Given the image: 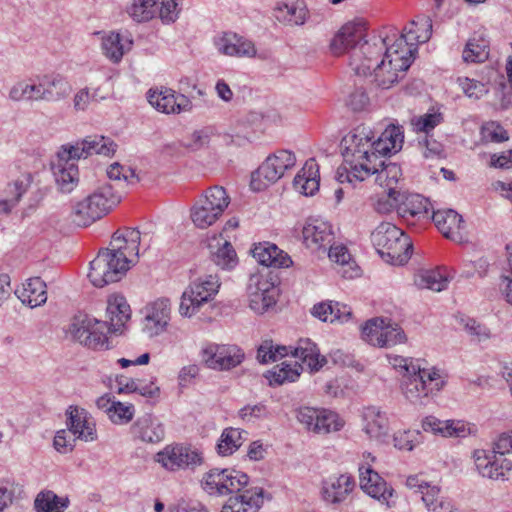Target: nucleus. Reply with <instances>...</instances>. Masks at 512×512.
Here are the masks:
<instances>
[{"instance_id": "f257e3e1", "label": "nucleus", "mask_w": 512, "mask_h": 512, "mask_svg": "<svg viewBox=\"0 0 512 512\" xmlns=\"http://www.w3.org/2000/svg\"><path fill=\"white\" fill-rule=\"evenodd\" d=\"M248 481V475L240 471L213 468L203 475L201 487L211 496L236 493L229 497L221 512H256L264 503V490L260 487L243 490Z\"/></svg>"}, {"instance_id": "f03ea898", "label": "nucleus", "mask_w": 512, "mask_h": 512, "mask_svg": "<svg viewBox=\"0 0 512 512\" xmlns=\"http://www.w3.org/2000/svg\"><path fill=\"white\" fill-rule=\"evenodd\" d=\"M432 34V21L428 17L413 20L401 34L387 47L386 58L390 67L407 70L414 59L419 43L427 42Z\"/></svg>"}, {"instance_id": "7ed1b4c3", "label": "nucleus", "mask_w": 512, "mask_h": 512, "mask_svg": "<svg viewBox=\"0 0 512 512\" xmlns=\"http://www.w3.org/2000/svg\"><path fill=\"white\" fill-rule=\"evenodd\" d=\"M375 135L370 127L359 125L341 140L342 156L345 164L351 167V174L359 181L375 173V167L369 160L371 140Z\"/></svg>"}, {"instance_id": "20e7f679", "label": "nucleus", "mask_w": 512, "mask_h": 512, "mask_svg": "<svg viewBox=\"0 0 512 512\" xmlns=\"http://www.w3.org/2000/svg\"><path fill=\"white\" fill-rule=\"evenodd\" d=\"M371 241L379 255L388 263L403 264L410 257L412 244L408 236L392 223L379 224L371 234Z\"/></svg>"}, {"instance_id": "39448f33", "label": "nucleus", "mask_w": 512, "mask_h": 512, "mask_svg": "<svg viewBox=\"0 0 512 512\" xmlns=\"http://www.w3.org/2000/svg\"><path fill=\"white\" fill-rule=\"evenodd\" d=\"M120 202L111 184L99 186L92 194L75 204L72 221L79 227H87L106 215Z\"/></svg>"}, {"instance_id": "423d86ee", "label": "nucleus", "mask_w": 512, "mask_h": 512, "mask_svg": "<svg viewBox=\"0 0 512 512\" xmlns=\"http://www.w3.org/2000/svg\"><path fill=\"white\" fill-rule=\"evenodd\" d=\"M412 373L404 375L401 388L404 396L413 404H424L423 399L442 389L444 381L435 368L411 366Z\"/></svg>"}, {"instance_id": "0eeeda50", "label": "nucleus", "mask_w": 512, "mask_h": 512, "mask_svg": "<svg viewBox=\"0 0 512 512\" xmlns=\"http://www.w3.org/2000/svg\"><path fill=\"white\" fill-rule=\"evenodd\" d=\"M69 332L74 340L90 349L108 350L110 348L107 334L113 331L106 321L80 314L73 318Z\"/></svg>"}, {"instance_id": "6e6552de", "label": "nucleus", "mask_w": 512, "mask_h": 512, "mask_svg": "<svg viewBox=\"0 0 512 512\" xmlns=\"http://www.w3.org/2000/svg\"><path fill=\"white\" fill-rule=\"evenodd\" d=\"M130 268L125 257L102 248L90 262L88 277L95 287L101 288L120 281Z\"/></svg>"}, {"instance_id": "1a4fd4ad", "label": "nucleus", "mask_w": 512, "mask_h": 512, "mask_svg": "<svg viewBox=\"0 0 512 512\" xmlns=\"http://www.w3.org/2000/svg\"><path fill=\"white\" fill-rule=\"evenodd\" d=\"M230 202L226 190L221 186L207 189L193 206L191 219L201 229L211 226L223 214Z\"/></svg>"}, {"instance_id": "9d476101", "label": "nucleus", "mask_w": 512, "mask_h": 512, "mask_svg": "<svg viewBox=\"0 0 512 512\" xmlns=\"http://www.w3.org/2000/svg\"><path fill=\"white\" fill-rule=\"evenodd\" d=\"M154 461L167 471L195 470L203 464L202 453L191 445L173 443L166 445L154 456Z\"/></svg>"}, {"instance_id": "9b49d317", "label": "nucleus", "mask_w": 512, "mask_h": 512, "mask_svg": "<svg viewBox=\"0 0 512 512\" xmlns=\"http://www.w3.org/2000/svg\"><path fill=\"white\" fill-rule=\"evenodd\" d=\"M220 287L216 275H207L191 282L182 294L179 312L183 316H192L199 308L218 293Z\"/></svg>"}, {"instance_id": "f8f14e48", "label": "nucleus", "mask_w": 512, "mask_h": 512, "mask_svg": "<svg viewBox=\"0 0 512 512\" xmlns=\"http://www.w3.org/2000/svg\"><path fill=\"white\" fill-rule=\"evenodd\" d=\"M296 163L295 155L287 150H280L270 155L252 173L251 187L254 190H262L270 184L277 182Z\"/></svg>"}, {"instance_id": "ddd939ff", "label": "nucleus", "mask_w": 512, "mask_h": 512, "mask_svg": "<svg viewBox=\"0 0 512 512\" xmlns=\"http://www.w3.org/2000/svg\"><path fill=\"white\" fill-rule=\"evenodd\" d=\"M391 37L375 38L372 42L361 41L358 48L351 54L350 66L357 75L367 76L372 74V69L380 64L379 58L382 51L391 46Z\"/></svg>"}, {"instance_id": "4468645a", "label": "nucleus", "mask_w": 512, "mask_h": 512, "mask_svg": "<svg viewBox=\"0 0 512 512\" xmlns=\"http://www.w3.org/2000/svg\"><path fill=\"white\" fill-rule=\"evenodd\" d=\"M406 485L422 495L427 512H460L455 502L441 493L439 486L431 485L419 475L409 476Z\"/></svg>"}, {"instance_id": "2eb2a0df", "label": "nucleus", "mask_w": 512, "mask_h": 512, "mask_svg": "<svg viewBox=\"0 0 512 512\" xmlns=\"http://www.w3.org/2000/svg\"><path fill=\"white\" fill-rule=\"evenodd\" d=\"M117 144L109 137L103 135L87 136L74 145L62 146L58 152L61 159H80L91 155L112 156L116 152Z\"/></svg>"}, {"instance_id": "dca6fc26", "label": "nucleus", "mask_w": 512, "mask_h": 512, "mask_svg": "<svg viewBox=\"0 0 512 512\" xmlns=\"http://www.w3.org/2000/svg\"><path fill=\"white\" fill-rule=\"evenodd\" d=\"M477 472L493 481H507L512 472V460L491 450L476 449L472 454Z\"/></svg>"}, {"instance_id": "f3484780", "label": "nucleus", "mask_w": 512, "mask_h": 512, "mask_svg": "<svg viewBox=\"0 0 512 512\" xmlns=\"http://www.w3.org/2000/svg\"><path fill=\"white\" fill-rule=\"evenodd\" d=\"M296 417L308 430L317 434L336 432L344 426V421L339 415L328 409L301 407Z\"/></svg>"}, {"instance_id": "a211bd4d", "label": "nucleus", "mask_w": 512, "mask_h": 512, "mask_svg": "<svg viewBox=\"0 0 512 512\" xmlns=\"http://www.w3.org/2000/svg\"><path fill=\"white\" fill-rule=\"evenodd\" d=\"M245 354L241 348L229 344H209L202 350L206 366L217 371H227L240 365Z\"/></svg>"}, {"instance_id": "6ab92c4d", "label": "nucleus", "mask_w": 512, "mask_h": 512, "mask_svg": "<svg viewBox=\"0 0 512 512\" xmlns=\"http://www.w3.org/2000/svg\"><path fill=\"white\" fill-rule=\"evenodd\" d=\"M403 141L402 128L395 125H389L376 140H371L372 147L369 152V160H371V165L375 167V173L379 171V167L384 165L381 158L398 152L402 148Z\"/></svg>"}, {"instance_id": "aec40b11", "label": "nucleus", "mask_w": 512, "mask_h": 512, "mask_svg": "<svg viewBox=\"0 0 512 512\" xmlns=\"http://www.w3.org/2000/svg\"><path fill=\"white\" fill-rule=\"evenodd\" d=\"M141 232L137 228L124 227L115 231L106 250L127 259V265L134 266L139 259Z\"/></svg>"}, {"instance_id": "412c9836", "label": "nucleus", "mask_w": 512, "mask_h": 512, "mask_svg": "<svg viewBox=\"0 0 512 512\" xmlns=\"http://www.w3.org/2000/svg\"><path fill=\"white\" fill-rule=\"evenodd\" d=\"M171 306L168 299L162 298L146 307L142 322V331L149 338L156 337L166 331L170 321Z\"/></svg>"}, {"instance_id": "4be33fe9", "label": "nucleus", "mask_w": 512, "mask_h": 512, "mask_svg": "<svg viewBox=\"0 0 512 512\" xmlns=\"http://www.w3.org/2000/svg\"><path fill=\"white\" fill-rule=\"evenodd\" d=\"M148 102L158 111L166 114H179L192 109V102L183 94L175 95L171 89L148 91Z\"/></svg>"}, {"instance_id": "5701e85b", "label": "nucleus", "mask_w": 512, "mask_h": 512, "mask_svg": "<svg viewBox=\"0 0 512 512\" xmlns=\"http://www.w3.org/2000/svg\"><path fill=\"white\" fill-rule=\"evenodd\" d=\"M399 216L404 219L425 217L429 212L430 202L420 194L406 193L390 189Z\"/></svg>"}, {"instance_id": "b1692460", "label": "nucleus", "mask_w": 512, "mask_h": 512, "mask_svg": "<svg viewBox=\"0 0 512 512\" xmlns=\"http://www.w3.org/2000/svg\"><path fill=\"white\" fill-rule=\"evenodd\" d=\"M217 51L229 57H255L256 48L253 42L233 32H223L214 38Z\"/></svg>"}, {"instance_id": "393cba45", "label": "nucleus", "mask_w": 512, "mask_h": 512, "mask_svg": "<svg viewBox=\"0 0 512 512\" xmlns=\"http://www.w3.org/2000/svg\"><path fill=\"white\" fill-rule=\"evenodd\" d=\"M365 31V23L361 20L346 23L332 39L331 52L339 56L349 49H357L358 44L365 37Z\"/></svg>"}, {"instance_id": "a878e982", "label": "nucleus", "mask_w": 512, "mask_h": 512, "mask_svg": "<svg viewBox=\"0 0 512 512\" xmlns=\"http://www.w3.org/2000/svg\"><path fill=\"white\" fill-rule=\"evenodd\" d=\"M302 236L304 244L312 251H326L334 239L331 225L318 219L307 221Z\"/></svg>"}, {"instance_id": "bb28decb", "label": "nucleus", "mask_w": 512, "mask_h": 512, "mask_svg": "<svg viewBox=\"0 0 512 512\" xmlns=\"http://www.w3.org/2000/svg\"><path fill=\"white\" fill-rule=\"evenodd\" d=\"M67 426L75 439H80L85 442H92L97 439V432L95 423L89 418L88 412L77 406H70L66 412Z\"/></svg>"}, {"instance_id": "cd10ccee", "label": "nucleus", "mask_w": 512, "mask_h": 512, "mask_svg": "<svg viewBox=\"0 0 512 512\" xmlns=\"http://www.w3.org/2000/svg\"><path fill=\"white\" fill-rule=\"evenodd\" d=\"M363 430L379 443H384L389 438V422L386 414L375 406L367 407L362 413Z\"/></svg>"}, {"instance_id": "c85d7f7f", "label": "nucleus", "mask_w": 512, "mask_h": 512, "mask_svg": "<svg viewBox=\"0 0 512 512\" xmlns=\"http://www.w3.org/2000/svg\"><path fill=\"white\" fill-rule=\"evenodd\" d=\"M133 436L145 443H159L165 437L163 424L151 414L139 417L131 427Z\"/></svg>"}, {"instance_id": "c756f323", "label": "nucleus", "mask_w": 512, "mask_h": 512, "mask_svg": "<svg viewBox=\"0 0 512 512\" xmlns=\"http://www.w3.org/2000/svg\"><path fill=\"white\" fill-rule=\"evenodd\" d=\"M359 480L361 489L375 499L387 501L393 494V489L370 467H359Z\"/></svg>"}, {"instance_id": "7c9ffc66", "label": "nucleus", "mask_w": 512, "mask_h": 512, "mask_svg": "<svg viewBox=\"0 0 512 512\" xmlns=\"http://www.w3.org/2000/svg\"><path fill=\"white\" fill-rule=\"evenodd\" d=\"M52 166L54 180L58 190L62 193L72 192L78 184L79 172L72 159H61Z\"/></svg>"}, {"instance_id": "2f4dec72", "label": "nucleus", "mask_w": 512, "mask_h": 512, "mask_svg": "<svg viewBox=\"0 0 512 512\" xmlns=\"http://www.w3.org/2000/svg\"><path fill=\"white\" fill-rule=\"evenodd\" d=\"M208 248L212 261L222 269H232L237 264V255L231 243L222 235L209 239Z\"/></svg>"}, {"instance_id": "473e14b6", "label": "nucleus", "mask_w": 512, "mask_h": 512, "mask_svg": "<svg viewBox=\"0 0 512 512\" xmlns=\"http://www.w3.org/2000/svg\"><path fill=\"white\" fill-rule=\"evenodd\" d=\"M252 253L257 262L265 267L281 268L292 264L290 256L275 244L260 243L253 248Z\"/></svg>"}, {"instance_id": "72a5a7b5", "label": "nucleus", "mask_w": 512, "mask_h": 512, "mask_svg": "<svg viewBox=\"0 0 512 512\" xmlns=\"http://www.w3.org/2000/svg\"><path fill=\"white\" fill-rule=\"evenodd\" d=\"M107 315L109 317L108 325L113 333H121L122 328L131 315L130 306L126 299L120 295L111 296L108 299Z\"/></svg>"}, {"instance_id": "f704fd0d", "label": "nucleus", "mask_w": 512, "mask_h": 512, "mask_svg": "<svg viewBox=\"0 0 512 512\" xmlns=\"http://www.w3.org/2000/svg\"><path fill=\"white\" fill-rule=\"evenodd\" d=\"M44 101L57 102L67 98L72 87L70 83L60 74L43 75Z\"/></svg>"}, {"instance_id": "c9c22d12", "label": "nucleus", "mask_w": 512, "mask_h": 512, "mask_svg": "<svg viewBox=\"0 0 512 512\" xmlns=\"http://www.w3.org/2000/svg\"><path fill=\"white\" fill-rule=\"evenodd\" d=\"M292 357L301 361L302 366L307 365L311 371L320 369L326 363L325 357L320 356L316 344L310 339H301L293 348Z\"/></svg>"}, {"instance_id": "e433bc0d", "label": "nucleus", "mask_w": 512, "mask_h": 512, "mask_svg": "<svg viewBox=\"0 0 512 512\" xmlns=\"http://www.w3.org/2000/svg\"><path fill=\"white\" fill-rule=\"evenodd\" d=\"M422 428L426 432L440 434L444 437H464L467 433V428L461 421H441L434 416L423 419Z\"/></svg>"}, {"instance_id": "4c0bfd02", "label": "nucleus", "mask_w": 512, "mask_h": 512, "mask_svg": "<svg viewBox=\"0 0 512 512\" xmlns=\"http://www.w3.org/2000/svg\"><path fill=\"white\" fill-rule=\"evenodd\" d=\"M318 166L313 159L307 161L295 176L293 186L301 194L313 195L319 189Z\"/></svg>"}, {"instance_id": "58836bf2", "label": "nucleus", "mask_w": 512, "mask_h": 512, "mask_svg": "<svg viewBox=\"0 0 512 512\" xmlns=\"http://www.w3.org/2000/svg\"><path fill=\"white\" fill-rule=\"evenodd\" d=\"M354 482L351 476L347 474L340 475L335 479H330L324 483L323 496L330 503H340L352 491Z\"/></svg>"}, {"instance_id": "ea45409f", "label": "nucleus", "mask_w": 512, "mask_h": 512, "mask_svg": "<svg viewBox=\"0 0 512 512\" xmlns=\"http://www.w3.org/2000/svg\"><path fill=\"white\" fill-rule=\"evenodd\" d=\"M327 249H329L328 256L330 260L341 265L342 268L339 273L344 278L352 279L360 275V269L355 261L351 259V254L347 247L344 245H332L331 243Z\"/></svg>"}, {"instance_id": "a19ab883", "label": "nucleus", "mask_w": 512, "mask_h": 512, "mask_svg": "<svg viewBox=\"0 0 512 512\" xmlns=\"http://www.w3.org/2000/svg\"><path fill=\"white\" fill-rule=\"evenodd\" d=\"M432 220L446 238L458 234L463 224L462 216L452 209L434 211Z\"/></svg>"}, {"instance_id": "79ce46f5", "label": "nucleus", "mask_w": 512, "mask_h": 512, "mask_svg": "<svg viewBox=\"0 0 512 512\" xmlns=\"http://www.w3.org/2000/svg\"><path fill=\"white\" fill-rule=\"evenodd\" d=\"M18 297L32 308L44 304L47 300L45 282L39 277L28 279Z\"/></svg>"}, {"instance_id": "37998d69", "label": "nucleus", "mask_w": 512, "mask_h": 512, "mask_svg": "<svg viewBox=\"0 0 512 512\" xmlns=\"http://www.w3.org/2000/svg\"><path fill=\"white\" fill-rule=\"evenodd\" d=\"M70 505L67 496H58L52 490H44L34 500L36 512H64Z\"/></svg>"}, {"instance_id": "c03bdc74", "label": "nucleus", "mask_w": 512, "mask_h": 512, "mask_svg": "<svg viewBox=\"0 0 512 512\" xmlns=\"http://www.w3.org/2000/svg\"><path fill=\"white\" fill-rule=\"evenodd\" d=\"M466 63H483L489 58V42L482 36L470 38L462 53Z\"/></svg>"}, {"instance_id": "a18cd8bd", "label": "nucleus", "mask_w": 512, "mask_h": 512, "mask_svg": "<svg viewBox=\"0 0 512 512\" xmlns=\"http://www.w3.org/2000/svg\"><path fill=\"white\" fill-rule=\"evenodd\" d=\"M406 70L395 69L394 67H390L389 59L386 58V53L380 61V64H377L372 69V74L374 76V81L377 86L383 89H389L394 83H396L399 79V72L403 73Z\"/></svg>"}, {"instance_id": "49530a36", "label": "nucleus", "mask_w": 512, "mask_h": 512, "mask_svg": "<svg viewBox=\"0 0 512 512\" xmlns=\"http://www.w3.org/2000/svg\"><path fill=\"white\" fill-rule=\"evenodd\" d=\"M307 10L303 3H282L276 8V18L289 25H302L306 20Z\"/></svg>"}, {"instance_id": "de8ad7c7", "label": "nucleus", "mask_w": 512, "mask_h": 512, "mask_svg": "<svg viewBox=\"0 0 512 512\" xmlns=\"http://www.w3.org/2000/svg\"><path fill=\"white\" fill-rule=\"evenodd\" d=\"M303 370L302 364L298 361L290 363L284 361L280 366L274 367L268 376L270 384L282 385L285 382H294Z\"/></svg>"}, {"instance_id": "09e8293b", "label": "nucleus", "mask_w": 512, "mask_h": 512, "mask_svg": "<svg viewBox=\"0 0 512 512\" xmlns=\"http://www.w3.org/2000/svg\"><path fill=\"white\" fill-rule=\"evenodd\" d=\"M277 278L262 273L252 274L247 285V292L260 293L265 296H272L277 301L278 289Z\"/></svg>"}, {"instance_id": "8fccbe9b", "label": "nucleus", "mask_w": 512, "mask_h": 512, "mask_svg": "<svg viewBox=\"0 0 512 512\" xmlns=\"http://www.w3.org/2000/svg\"><path fill=\"white\" fill-rule=\"evenodd\" d=\"M414 282L420 289L440 292L447 288L449 281L436 270H424L415 276Z\"/></svg>"}, {"instance_id": "3c124183", "label": "nucleus", "mask_w": 512, "mask_h": 512, "mask_svg": "<svg viewBox=\"0 0 512 512\" xmlns=\"http://www.w3.org/2000/svg\"><path fill=\"white\" fill-rule=\"evenodd\" d=\"M242 433L237 428H225L217 444V452L221 456L233 454L243 443Z\"/></svg>"}, {"instance_id": "603ef678", "label": "nucleus", "mask_w": 512, "mask_h": 512, "mask_svg": "<svg viewBox=\"0 0 512 512\" xmlns=\"http://www.w3.org/2000/svg\"><path fill=\"white\" fill-rule=\"evenodd\" d=\"M160 0H133L128 7V14L137 22H145L157 14Z\"/></svg>"}, {"instance_id": "864d4df0", "label": "nucleus", "mask_w": 512, "mask_h": 512, "mask_svg": "<svg viewBox=\"0 0 512 512\" xmlns=\"http://www.w3.org/2000/svg\"><path fill=\"white\" fill-rule=\"evenodd\" d=\"M292 347L274 346L272 340H264L257 350V359L260 363L266 364L275 362L289 353L292 354Z\"/></svg>"}, {"instance_id": "5fc2aeb1", "label": "nucleus", "mask_w": 512, "mask_h": 512, "mask_svg": "<svg viewBox=\"0 0 512 512\" xmlns=\"http://www.w3.org/2000/svg\"><path fill=\"white\" fill-rule=\"evenodd\" d=\"M101 47L103 54L114 63H118L124 55V48L119 33L110 32L103 36Z\"/></svg>"}, {"instance_id": "6e6d98bb", "label": "nucleus", "mask_w": 512, "mask_h": 512, "mask_svg": "<svg viewBox=\"0 0 512 512\" xmlns=\"http://www.w3.org/2000/svg\"><path fill=\"white\" fill-rule=\"evenodd\" d=\"M214 135V128L207 126L201 129L194 130L187 138L186 141L182 142V146L190 151H198L204 147H207L210 143L212 136Z\"/></svg>"}, {"instance_id": "4d7b16f0", "label": "nucleus", "mask_w": 512, "mask_h": 512, "mask_svg": "<svg viewBox=\"0 0 512 512\" xmlns=\"http://www.w3.org/2000/svg\"><path fill=\"white\" fill-rule=\"evenodd\" d=\"M407 340L406 335L398 324H392L390 321L386 322L378 347H392L397 344L405 343Z\"/></svg>"}, {"instance_id": "13d9d810", "label": "nucleus", "mask_w": 512, "mask_h": 512, "mask_svg": "<svg viewBox=\"0 0 512 512\" xmlns=\"http://www.w3.org/2000/svg\"><path fill=\"white\" fill-rule=\"evenodd\" d=\"M386 320L383 318H372L362 327V338L373 346H378L380 334H382Z\"/></svg>"}, {"instance_id": "bf43d9fd", "label": "nucleus", "mask_w": 512, "mask_h": 512, "mask_svg": "<svg viewBox=\"0 0 512 512\" xmlns=\"http://www.w3.org/2000/svg\"><path fill=\"white\" fill-rule=\"evenodd\" d=\"M107 176L110 180L121 181L124 180L127 183H135L138 181L134 170L131 168H125L119 163H113L107 169Z\"/></svg>"}, {"instance_id": "052dcab7", "label": "nucleus", "mask_w": 512, "mask_h": 512, "mask_svg": "<svg viewBox=\"0 0 512 512\" xmlns=\"http://www.w3.org/2000/svg\"><path fill=\"white\" fill-rule=\"evenodd\" d=\"M133 414V405H124L121 402H115L108 417L115 424H124L128 423L133 418Z\"/></svg>"}, {"instance_id": "680f3d73", "label": "nucleus", "mask_w": 512, "mask_h": 512, "mask_svg": "<svg viewBox=\"0 0 512 512\" xmlns=\"http://www.w3.org/2000/svg\"><path fill=\"white\" fill-rule=\"evenodd\" d=\"M250 308L258 314L266 312L270 307L276 304L272 296L261 295L260 293L247 292Z\"/></svg>"}, {"instance_id": "e2e57ef3", "label": "nucleus", "mask_w": 512, "mask_h": 512, "mask_svg": "<svg viewBox=\"0 0 512 512\" xmlns=\"http://www.w3.org/2000/svg\"><path fill=\"white\" fill-rule=\"evenodd\" d=\"M442 121L440 113L425 114L416 119L412 120V124L415 129L420 132L428 134L430 130H433Z\"/></svg>"}, {"instance_id": "0e129e2a", "label": "nucleus", "mask_w": 512, "mask_h": 512, "mask_svg": "<svg viewBox=\"0 0 512 512\" xmlns=\"http://www.w3.org/2000/svg\"><path fill=\"white\" fill-rule=\"evenodd\" d=\"M458 81L464 93L470 98L474 97L478 99L483 94L487 93L485 85L479 81L469 78H459Z\"/></svg>"}, {"instance_id": "69168bd1", "label": "nucleus", "mask_w": 512, "mask_h": 512, "mask_svg": "<svg viewBox=\"0 0 512 512\" xmlns=\"http://www.w3.org/2000/svg\"><path fill=\"white\" fill-rule=\"evenodd\" d=\"M176 0H160L157 13L163 22H174L177 17Z\"/></svg>"}, {"instance_id": "338daca9", "label": "nucleus", "mask_w": 512, "mask_h": 512, "mask_svg": "<svg viewBox=\"0 0 512 512\" xmlns=\"http://www.w3.org/2000/svg\"><path fill=\"white\" fill-rule=\"evenodd\" d=\"M491 451L505 457L512 453V431L500 434L493 442Z\"/></svg>"}, {"instance_id": "774afa93", "label": "nucleus", "mask_w": 512, "mask_h": 512, "mask_svg": "<svg viewBox=\"0 0 512 512\" xmlns=\"http://www.w3.org/2000/svg\"><path fill=\"white\" fill-rule=\"evenodd\" d=\"M28 188V180L27 179H17L13 183L8 186V193L11 195L7 202L14 206L16 205L22 195L27 191Z\"/></svg>"}]
</instances>
